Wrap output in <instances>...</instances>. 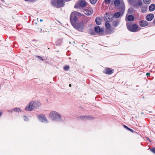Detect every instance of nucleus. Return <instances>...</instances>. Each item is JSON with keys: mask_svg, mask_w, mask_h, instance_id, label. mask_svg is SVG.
<instances>
[{"mask_svg": "<svg viewBox=\"0 0 155 155\" xmlns=\"http://www.w3.org/2000/svg\"><path fill=\"white\" fill-rule=\"evenodd\" d=\"M81 14L76 12H73L71 14L70 20L72 25L77 30L79 31H82L84 27V24L82 22L78 21L77 17L78 15H80Z\"/></svg>", "mask_w": 155, "mask_h": 155, "instance_id": "nucleus-1", "label": "nucleus"}, {"mask_svg": "<svg viewBox=\"0 0 155 155\" xmlns=\"http://www.w3.org/2000/svg\"><path fill=\"white\" fill-rule=\"evenodd\" d=\"M41 105L40 102L38 101H32L30 102L26 107L25 109L27 111H31L38 108Z\"/></svg>", "mask_w": 155, "mask_h": 155, "instance_id": "nucleus-2", "label": "nucleus"}, {"mask_svg": "<svg viewBox=\"0 0 155 155\" xmlns=\"http://www.w3.org/2000/svg\"><path fill=\"white\" fill-rule=\"evenodd\" d=\"M49 116L53 120L61 121L62 120V117L55 111L50 112L49 114Z\"/></svg>", "mask_w": 155, "mask_h": 155, "instance_id": "nucleus-3", "label": "nucleus"}, {"mask_svg": "<svg viewBox=\"0 0 155 155\" xmlns=\"http://www.w3.org/2000/svg\"><path fill=\"white\" fill-rule=\"evenodd\" d=\"M126 25L127 29L130 31L135 32L137 31L140 30L138 29L139 26L136 24L131 25L130 23H127Z\"/></svg>", "mask_w": 155, "mask_h": 155, "instance_id": "nucleus-4", "label": "nucleus"}, {"mask_svg": "<svg viewBox=\"0 0 155 155\" xmlns=\"http://www.w3.org/2000/svg\"><path fill=\"white\" fill-rule=\"evenodd\" d=\"M52 5L57 8H60L63 7L64 5V3L63 0H51Z\"/></svg>", "mask_w": 155, "mask_h": 155, "instance_id": "nucleus-5", "label": "nucleus"}, {"mask_svg": "<svg viewBox=\"0 0 155 155\" xmlns=\"http://www.w3.org/2000/svg\"><path fill=\"white\" fill-rule=\"evenodd\" d=\"M87 4L85 0H80L74 5L75 8H81L85 7Z\"/></svg>", "mask_w": 155, "mask_h": 155, "instance_id": "nucleus-6", "label": "nucleus"}, {"mask_svg": "<svg viewBox=\"0 0 155 155\" xmlns=\"http://www.w3.org/2000/svg\"><path fill=\"white\" fill-rule=\"evenodd\" d=\"M129 3L133 7L137 8L139 6L142 5V2L140 0H138V2L134 1L133 0H129Z\"/></svg>", "mask_w": 155, "mask_h": 155, "instance_id": "nucleus-7", "label": "nucleus"}, {"mask_svg": "<svg viewBox=\"0 0 155 155\" xmlns=\"http://www.w3.org/2000/svg\"><path fill=\"white\" fill-rule=\"evenodd\" d=\"M119 9L120 12H116L113 16L115 18H117L120 17H121L124 12L125 9L124 7L123 6L122 7H120Z\"/></svg>", "mask_w": 155, "mask_h": 155, "instance_id": "nucleus-8", "label": "nucleus"}, {"mask_svg": "<svg viewBox=\"0 0 155 155\" xmlns=\"http://www.w3.org/2000/svg\"><path fill=\"white\" fill-rule=\"evenodd\" d=\"M105 17V20L107 22L111 21L113 19V15L110 13H106Z\"/></svg>", "mask_w": 155, "mask_h": 155, "instance_id": "nucleus-9", "label": "nucleus"}, {"mask_svg": "<svg viewBox=\"0 0 155 155\" xmlns=\"http://www.w3.org/2000/svg\"><path fill=\"white\" fill-rule=\"evenodd\" d=\"M114 4L116 6L120 5L121 6L120 7H122L123 6L124 7V3L122 0H116L114 1Z\"/></svg>", "mask_w": 155, "mask_h": 155, "instance_id": "nucleus-10", "label": "nucleus"}, {"mask_svg": "<svg viewBox=\"0 0 155 155\" xmlns=\"http://www.w3.org/2000/svg\"><path fill=\"white\" fill-rule=\"evenodd\" d=\"M38 117L39 120L42 122H45L46 123L48 122V121L45 116L44 115H39Z\"/></svg>", "mask_w": 155, "mask_h": 155, "instance_id": "nucleus-11", "label": "nucleus"}, {"mask_svg": "<svg viewBox=\"0 0 155 155\" xmlns=\"http://www.w3.org/2000/svg\"><path fill=\"white\" fill-rule=\"evenodd\" d=\"M84 12L86 15H91L93 13V11L92 8H88L86 9L84 11Z\"/></svg>", "mask_w": 155, "mask_h": 155, "instance_id": "nucleus-12", "label": "nucleus"}, {"mask_svg": "<svg viewBox=\"0 0 155 155\" xmlns=\"http://www.w3.org/2000/svg\"><path fill=\"white\" fill-rule=\"evenodd\" d=\"M140 25L142 27H145L148 25V22L145 20H142L139 22Z\"/></svg>", "mask_w": 155, "mask_h": 155, "instance_id": "nucleus-13", "label": "nucleus"}, {"mask_svg": "<svg viewBox=\"0 0 155 155\" xmlns=\"http://www.w3.org/2000/svg\"><path fill=\"white\" fill-rule=\"evenodd\" d=\"M154 18V15L152 14L148 15L146 17V19L148 21L152 20Z\"/></svg>", "mask_w": 155, "mask_h": 155, "instance_id": "nucleus-14", "label": "nucleus"}, {"mask_svg": "<svg viewBox=\"0 0 155 155\" xmlns=\"http://www.w3.org/2000/svg\"><path fill=\"white\" fill-rule=\"evenodd\" d=\"M104 72L107 74H111L113 73V71L109 68H107L104 71Z\"/></svg>", "mask_w": 155, "mask_h": 155, "instance_id": "nucleus-15", "label": "nucleus"}, {"mask_svg": "<svg viewBox=\"0 0 155 155\" xmlns=\"http://www.w3.org/2000/svg\"><path fill=\"white\" fill-rule=\"evenodd\" d=\"M79 118L82 120H90L92 118V117L91 116H83L82 117H80Z\"/></svg>", "mask_w": 155, "mask_h": 155, "instance_id": "nucleus-16", "label": "nucleus"}, {"mask_svg": "<svg viewBox=\"0 0 155 155\" xmlns=\"http://www.w3.org/2000/svg\"><path fill=\"white\" fill-rule=\"evenodd\" d=\"M95 31L97 33H100L103 31L102 28H101L99 26H97L95 27Z\"/></svg>", "mask_w": 155, "mask_h": 155, "instance_id": "nucleus-17", "label": "nucleus"}, {"mask_svg": "<svg viewBox=\"0 0 155 155\" xmlns=\"http://www.w3.org/2000/svg\"><path fill=\"white\" fill-rule=\"evenodd\" d=\"M149 9L151 12L153 11L155 9V5L154 4H151L149 7Z\"/></svg>", "mask_w": 155, "mask_h": 155, "instance_id": "nucleus-18", "label": "nucleus"}, {"mask_svg": "<svg viewBox=\"0 0 155 155\" xmlns=\"http://www.w3.org/2000/svg\"><path fill=\"white\" fill-rule=\"evenodd\" d=\"M119 20L114 21L113 22V25L115 27H117L119 24Z\"/></svg>", "mask_w": 155, "mask_h": 155, "instance_id": "nucleus-19", "label": "nucleus"}, {"mask_svg": "<svg viewBox=\"0 0 155 155\" xmlns=\"http://www.w3.org/2000/svg\"><path fill=\"white\" fill-rule=\"evenodd\" d=\"M127 19L129 21H132L134 20V17L132 15H130L127 17Z\"/></svg>", "mask_w": 155, "mask_h": 155, "instance_id": "nucleus-20", "label": "nucleus"}, {"mask_svg": "<svg viewBox=\"0 0 155 155\" xmlns=\"http://www.w3.org/2000/svg\"><path fill=\"white\" fill-rule=\"evenodd\" d=\"M95 21L96 23L98 25H100L101 23V19L99 18H97L95 19Z\"/></svg>", "mask_w": 155, "mask_h": 155, "instance_id": "nucleus-21", "label": "nucleus"}, {"mask_svg": "<svg viewBox=\"0 0 155 155\" xmlns=\"http://www.w3.org/2000/svg\"><path fill=\"white\" fill-rule=\"evenodd\" d=\"M12 110H14V112H21V110L19 108H16L12 109Z\"/></svg>", "mask_w": 155, "mask_h": 155, "instance_id": "nucleus-22", "label": "nucleus"}, {"mask_svg": "<svg viewBox=\"0 0 155 155\" xmlns=\"http://www.w3.org/2000/svg\"><path fill=\"white\" fill-rule=\"evenodd\" d=\"M105 25V27H106V28L107 29H110V24H109V23L106 22V23Z\"/></svg>", "mask_w": 155, "mask_h": 155, "instance_id": "nucleus-23", "label": "nucleus"}, {"mask_svg": "<svg viewBox=\"0 0 155 155\" xmlns=\"http://www.w3.org/2000/svg\"><path fill=\"white\" fill-rule=\"evenodd\" d=\"M143 2L145 4H148L150 2V0H143Z\"/></svg>", "mask_w": 155, "mask_h": 155, "instance_id": "nucleus-24", "label": "nucleus"}, {"mask_svg": "<svg viewBox=\"0 0 155 155\" xmlns=\"http://www.w3.org/2000/svg\"><path fill=\"white\" fill-rule=\"evenodd\" d=\"M97 0H90L91 3L93 4H94L96 3Z\"/></svg>", "mask_w": 155, "mask_h": 155, "instance_id": "nucleus-25", "label": "nucleus"}, {"mask_svg": "<svg viewBox=\"0 0 155 155\" xmlns=\"http://www.w3.org/2000/svg\"><path fill=\"white\" fill-rule=\"evenodd\" d=\"M69 67L68 66H65L64 68V70L65 71L68 70L69 69Z\"/></svg>", "mask_w": 155, "mask_h": 155, "instance_id": "nucleus-26", "label": "nucleus"}, {"mask_svg": "<svg viewBox=\"0 0 155 155\" xmlns=\"http://www.w3.org/2000/svg\"><path fill=\"white\" fill-rule=\"evenodd\" d=\"M105 3H109L110 2V0H104Z\"/></svg>", "mask_w": 155, "mask_h": 155, "instance_id": "nucleus-27", "label": "nucleus"}, {"mask_svg": "<svg viewBox=\"0 0 155 155\" xmlns=\"http://www.w3.org/2000/svg\"><path fill=\"white\" fill-rule=\"evenodd\" d=\"M23 118H24V120L26 121H28V119L27 117L26 116H24L23 117Z\"/></svg>", "mask_w": 155, "mask_h": 155, "instance_id": "nucleus-28", "label": "nucleus"}, {"mask_svg": "<svg viewBox=\"0 0 155 155\" xmlns=\"http://www.w3.org/2000/svg\"><path fill=\"white\" fill-rule=\"evenodd\" d=\"M150 150L152 152L155 154V148H153L151 149Z\"/></svg>", "mask_w": 155, "mask_h": 155, "instance_id": "nucleus-29", "label": "nucleus"}, {"mask_svg": "<svg viewBox=\"0 0 155 155\" xmlns=\"http://www.w3.org/2000/svg\"><path fill=\"white\" fill-rule=\"evenodd\" d=\"M150 73H147L146 74V75L147 77H149L150 76Z\"/></svg>", "mask_w": 155, "mask_h": 155, "instance_id": "nucleus-30", "label": "nucleus"}, {"mask_svg": "<svg viewBox=\"0 0 155 155\" xmlns=\"http://www.w3.org/2000/svg\"><path fill=\"white\" fill-rule=\"evenodd\" d=\"M128 130H130V131L132 132H133L134 131L132 129H131L129 128V129H128Z\"/></svg>", "mask_w": 155, "mask_h": 155, "instance_id": "nucleus-31", "label": "nucleus"}, {"mask_svg": "<svg viewBox=\"0 0 155 155\" xmlns=\"http://www.w3.org/2000/svg\"><path fill=\"white\" fill-rule=\"evenodd\" d=\"M124 127L127 130H128L129 129V128L127 126L125 125H124Z\"/></svg>", "mask_w": 155, "mask_h": 155, "instance_id": "nucleus-32", "label": "nucleus"}, {"mask_svg": "<svg viewBox=\"0 0 155 155\" xmlns=\"http://www.w3.org/2000/svg\"><path fill=\"white\" fill-rule=\"evenodd\" d=\"M37 57H38V58H40V59H41V60H42V61H43V59H42V58L41 57H40V56H37Z\"/></svg>", "mask_w": 155, "mask_h": 155, "instance_id": "nucleus-33", "label": "nucleus"}, {"mask_svg": "<svg viewBox=\"0 0 155 155\" xmlns=\"http://www.w3.org/2000/svg\"><path fill=\"white\" fill-rule=\"evenodd\" d=\"M8 112H9L12 113V112H14V110H12V109L11 110H8Z\"/></svg>", "mask_w": 155, "mask_h": 155, "instance_id": "nucleus-34", "label": "nucleus"}, {"mask_svg": "<svg viewBox=\"0 0 155 155\" xmlns=\"http://www.w3.org/2000/svg\"><path fill=\"white\" fill-rule=\"evenodd\" d=\"M2 114V110H0V117L1 116Z\"/></svg>", "mask_w": 155, "mask_h": 155, "instance_id": "nucleus-35", "label": "nucleus"}, {"mask_svg": "<svg viewBox=\"0 0 155 155\" xmlns=\"http://www.w3.org/2000/svg\"><path fill=\"white\" fill-rule=\"evenodd\" d=\"M153 23L155 24V19H154L153 21Z\"/></svg>", "mask_w": 155, "mask_h": 155, "instance_id": "nucleus-36", "label": "nucleus"}, {"mask_svg": "<svg viewBox=\"0 0 155 155\" xmlns=\"http://www.w3.org/2000/svg\"><path fill=\"white\" fill-rule=\"evenodd\" d=\"M40 29L41 30V33L42 32V29L41 28Z\"/></svg>", "mask_w": 155, "mask_h": 155, "instance_id": "nucleus-37", "label": "nucleus"}, {"mask_svg": "<svg viewBox=\"0 0 155 155\" xmlns=\"http://www.w3.org/2000/svg\"><path fill=\"white\" fill-rule=\"evenodd\" d=\"M40 21H41H41H43V20H42V19H41L40 20Z\"/></svg>", "mask_w": 155, "mask_h": 155, "instance_id": "nucleus-38", "label": "nucleus"}, {"mask_svg": "<svg viewBox=\"0 0 155 155\" xmlns=\"http://www.w3.org/2000/svg\"><path fill=\"white\" fill-rule=\"evenodd\" d=\"M148 140L150 141V139L149 138H148Z\"/></svg>", "mask_w": 155, "mask_h": 155, "instance_id": "nucleus-39", "label": "nucleus"}, {"mask_svg": "<svg viewBox=\"0 0 155 155\" xmlns=\"http://www.w3.org/2000/svg\"><path fill=\"white\" fill-rule=\"evenodd\" d=\"M69 86H70V87H71V84H70L69 85Z\"/></svg>", "mask_w": 155, "mask_h": 155, "instance_id": "nucleus-40", "label": "nucleus"}, {"mask_svg": "<svg viewBox=\"0 0 155 155\" xmlns=\"http://www.w3.org/2000/svg\"><path fill=\"white\" fill-rule=\"evenodd\" d=\"M129 10H130V9H128V12H129Z\"/></svg>", "mask_w": 155, "mask_h": 155, "instance_id": "nucleus-41", "label": "nucleus"}, {"mask_svg": "<svg viewBox=\"0 0 155 155\" xmlns=\"http://www.w3.org/2000/svg\"><path fill=\"white\" fill-rule=\"evenodd\" d=\"M37 20H38V18H37Z\"/></svg>", "mask_w": 155, "mask_h": 155, "instance_id": "nucleus-42", "label": "nucleus"}, {"mask_svg": "<svg viewBox=\"0 0 155 155\" xmlns=\"http://www.w3.org/2000/svg\"><path fill=\"white\" fill-rule=\"evenodd\" d=\"M1 0V1H3V0Z\"/></svg>", "mask_w": 155, "mask_h": 155, "instance_id": "nucleus-43", "label": "nucleus"}, {"mask_svg": "<svg viewBox=\"0 0 155 155\" xmlns=\"http://www.w3.org/2000/svg\"><path fill=\"white\" fill-rule=\"evenodd\" d=\"M55 1H56V0H54Z\"/></svg>", "mask_w": 155, "mask_h": 155, "instance_id": "nucleus-44", "label": "nucleus"}]
</instances>
